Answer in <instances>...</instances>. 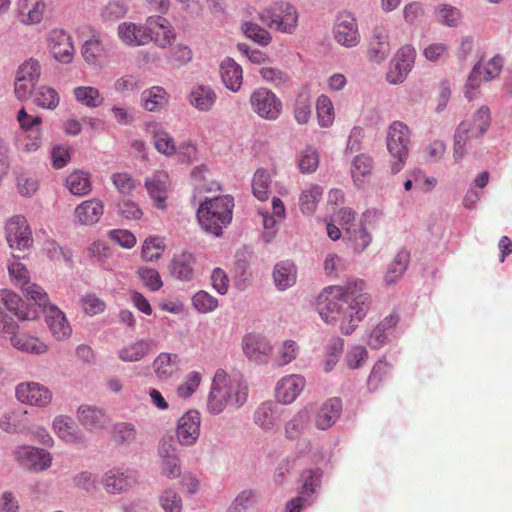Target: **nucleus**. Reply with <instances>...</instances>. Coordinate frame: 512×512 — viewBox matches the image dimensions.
<instances>
[{
    "label": "nucleus",
    "mask_w": 512,
    "mask_h": 512,
    "mask_svg": "<svg viewBox=\"0 0 512 512\" xmlns=\"http://www.w3.org/2000/svg\"><path fill=\"white\" fill-rule=\"evenodd\" d=\"M370 304L371 297L362 279L325 287L316 299L321 319L329 324L339 323L342 333L346 335L351 334L363 320Z\"/></svg>",
    "instance_id": "f257e3e1"
},
{
    "label": "nucleus",
    "mask_w": 512,
    "mask_h": 512,
    "mask_svg": "<svg viewBox=\"0 0 512 512\" xmlns=\"http://www.w3.org/2000/svg\"><path fill=\"white\" fill-rule=\"evenodd\" d=\"M247 398L248 386L244 378L241 375H228L225 370L218 369L208 395L207 410L217 415L227 406L241 407Z\"/></svg>",
    "instance_id": "f03ea898"
},
{
    "label": "nucleus",
    "mask_w": 512,
    "mask_h": 512,
    "mask_svg": "<svg viewBox=\"0 0 512 512\" xmlns=\"http://www.w3.org/2000/svg\"><path fill=\"white\" fill-rule=\"evenodd\" d=\"M234 199L229 195L206 197L200 202L197 219L201 228L214 236H221L232 221Z\"/></svg>",
    "instance_id": "7ed1b4c3"
},
{
    "label": "nucleus",
    "mask_w": 512,
    "mask_h": 512,
    "mask_svg": "<svg viewBox=\"0 0 512 512\" xmlns=\"http://www.w3.org/2000/svg\"><path fill=\"white\" fill-rule=\"evenodd\" d=\"M410 129L401 122L394 121L387 130L386 145L393 158L391 161V172L396 174L405 166L409 154Z\"/></svg>",
    "instance_id": "20e7f679"
},
{
    "label": "nucleus",
    "mask_w": 512,
    "mask_h": 512,
    "mask_svg": "<svg viewBox=\"0 0 512 512\" xmlns=\"http://www.w3.org/2000/svg\"><path fill=\"white\" fill-rule=\"evenodd\" d=\"M260 18L270 28H275L282 33L292 34L298 26L299 15L292 4L277 2L265 9Z\"/></svg>",
    "instance_id": "39448f33"
},
{
    "label": "nucleus",
    "mask_w": 512,
    "mask_h": 512,
    "mask_svg": "<svg viewBox=\"0 0 512 512\" xmlns=\"http://www.w3.org/2000/svg\"><path fill=\"white\" fill-rule=\"evenodd\" d=\"M251 110L261 119L275 121L282 113L281 99L266 87L256 88L249 97Z\"/></svg>",
    "instance_id": "423d86ee"
},
{
    "label": "nucleus",
    "mask_w": 512,
    "mask_h": 512,
    "mask_svg": "<svg viewBox=\"0 0 512 512\" xmlns=\"http://www.w3.org/2000/svg\"><path fill=\"white\" fill-rule=\"evenodd\" d=\"M8 271L14 284L20 287L26 297L38 306H45L48 303L47 293L39 285L30 282L29 272L24 264L14 259L8 264Z\"/></svg>",
    "instance_id": "0eeeda50"
},
{
    "label": "nucleus",
    "mask_w": 512,
    "mask_h": 512,
    "mask_svg": "<svg viewBox=\"0 0 512 512\" xmlns=\"http://www.w3.org/2000/svg\"><path fill=\"white\" fill-rule=\"evenodd\" d=\"M5 238L15 251H25L33 244V237L27 219L22 215L12 216L5 225Z\"/></svg>",
    "instance_id": "6e6552de"
},
{
    "label": "nucleus",
    "mask_w": 512,
    "mask_h": 512,
    "mask_svg": "<svg viewBox=\"0 0 512 512\" xmlns=\"http://www.w3.org/2000/svg\"><path fill=\"white\" fill-rule=\"evenodd\" d=\"M333 38L345 48H353L360 43L358 23L352 13L343 11L338 14L333 25Z\"/></svg>",
    "instance_id": "1a4fd4ad"
},
{
    "label": "nucleus",
    "mask_w": 512,
    "mask_h": 512,
    "mask_svg": "<svg viewBox=\"0 0 512 512\" xmlns=\"http://www.w3.org/2000/svg\"><path fill=\"white\" fill-rule=\"evenodd\" d=\"M15 394L21 403L39 408L47 407L53 399V393L47 386L34 381L19 383Z\"/></svg>",
    "instance_id": "9d476101"
},
{
    "label": "nucleus",
    "mask_w": 512,
    "mask_h": 512,
    "mask_svg": "<svg viewBox=\"0 0 512 512\" xmlns=\"http://www.w3.org/2000/svg\"><path fill=\"white\" fill-rule=\"evenodd\" d=\"M80 53L88 66L102 68L107 62L109 49L104 43L102 34L92 29L89 38L82 43Z\"/></svg>",
    "instance_id": "9b49d317"
},
{
    "label": "nucleus",
    "mask_w": 512,
    "mask_h": 512,
    "mask_svg": "<svg viewBox=\"0 0 512 512\" xmlns=\"http://www.w3.org/2000/svg\"><path fill=\"white\" fill-rule=\"evenodd\" d=\"M416 57V51L411 45L402 46L395 54L386 74L390 84L402 83L410 73Z\"/></svg>",
    "instance_id": "f8f14e48"
},
{
    "label": "nucleus",
    "mask_w": 512,
    "mask_h": 512,
    "mask_svg": "<svg viewBox=\"0 0 512 512\" xmlns=\"http://www.w3.org/2000/svg\"><path fill=\"white\" fill-rule=\"evenodd\" d=\"M47 48L53 58L60 63L73 61L75 49L71 35L63 29H52L47 35Z\"/></svg>",
    "instance_id": "ddd939ff"
},
{
    "label": "nucleus",
    "mask_w": 512,
    "mask_h": 512,
    "mask_svg": "<svg viewBox=\"0 0 512 512\" xmlns=\"http://www.w3.org/2000/svg\"><path fill=\"white\" fill-rule=\"evenodd\" d=\"M13 454L20 465L32 471H44L52 464L51 454L44 449L34 446H18Z\"/></svg>",
    "instance_id": "4468645a"
},
{
    "label": "nucleus",
    "mask_w": 512,
    "mask_h": 512,
    "mask_svg": "<svg viewBox=\"0 0 512 512\" xmlns=\"http://www.w3.org/2000/svg\"><path fill=\"white\" fill-rule=\"evenodd\" d=\"M145 188L156 208L165 210L170 192L171 181L167 172L159 170L145 179Z\"/></svg>",
    "instance_id": "2eb2a0df"
},
{
    "label": "nucleus",
    "mask_w": 512,
    "mask_h": 512,
    "mask_svg": "<svg viewBox=\"0 0 512 512\" xmlns=\"http://www.w3.org/2000/svg\"><path fill=\"white\" fill-rule=\"evenodd\" d=\"M150 42H154L160 48H167L175 40V32L170 22L161 16L147 18V33Z\"/></svg>",
    "instance_id": "dca6fc26"
},
{
    "label": "nucleus",
    "mask_w": 512,
    "mask_h": 512,
    "mask_svg": "<svg viewBox=\"0 0 512 512\" xmlns=\"http://www.w3.org/2000/svg\"><path fill=\"white\" fill-rule=\"evenodd\" d=\"M46 10L44 0H17L15 16L23 25H37L44 19Z\"/></svg>",
    "instance_id": "f3484780"
},
{
    "label": "nucleus",
    "mask_w": 512,
    "mask_h": 512,
    "mask_svg": "<svg viewBox=\"0 0 512 512\" xmlns=\"http://www.w3.org/2000/svg\"><path fill=\"white\" fill-rule=\"evenodd\" d=\"M306 385V380L298 374L282 377L275 389V396L282 404H291L300 395Z\"/></svg>",
    "instance_id": "a211bd4d"
},
{
    "label": "nucleus",
    "mask_w": 512,
    "mask_h": 512,
    "mask_svg": "<svg viewBox=\"0 0 512 512\" xmlns=\"http://www.w3.org/2000/svg\"><path fill=\"white\" fill-rule=\"evenodd\" d=\"M200 413L195 410L188 411L178 421L177 437L185 446L193 445L200 435Z\"/></svg>",
    "instance_id": "6ab92c4d"
},
{
    "label": "nucleus",
    "mask_w": 512,
    "mask_h": 512,
    "mask_svg": "<svg viewBox=\"0 0 512 512\" xmlns=\"http://www.w3.org/2000/svg\"><path fill=\"white\" fill-rule=\"evenodd\" d=\"M147 33V21L145 24L134 22H122L117 27L119 40L128 47H139L149 44Z\"/></svg>",
    "instance_id": "aec40b11"
},
{
    "label": "nucleus",
    "mask_w": 512,
    "mask_h": 512,
    "mask_svg": "<svg viewBox=\"0 0 512 512\" xmlns=\"http://www.w3.org/2000/svg\"><path fill=\"white\" fill-rule=\"evenodd\" d=\"M137 482L136 472L130 469L114 468L103 477V485L108 493L116 494L132 487Z\"/></svg>",
    "instance_id": "412c9836"
},
{
    "label": "nucleus",
    "mask_w": 512,
    "mask_h": 512,
    "mask_svg": "<svg viewBox=\"0 0 512 512\" xmlns=\"http://www.w3.org/2000/svg\"><path fill=\"white\" fill-rule=\"evenodd\" d=\"M44 308L46 323L57 340H63L70 337L72 328L67 318L57 306L49 304L42 306Z\"/></svg>",
    "instance_id": "4be33fe9"
},
{
    "label": "nucleus",
    "mask_w": 512,
    "mask_h": 512,
    "mask_svg": "<svg viewBox=\"0 0 512 512\" xmlns=\"http://www.w3.org/2000/svg\"><path fill=\"white\" fill-rule=\"evenodd\" d=\"M76 417L86 430L92 432L105 429L109 423V417L102 409L86 404L78 407Z\"/></svg>",
    "instance_id": "5701e85b"
},
{
    "label": "nucleus",
    "mask_w": 512,
    "mask_h": 512,
    "mask_svg": "<svg viewBox=\"0 0 512 512\" xmlns=\"http://www.w3.org/2000/svg\"><path fill=\"white\" fill-rule=\"evenodd\" d=\"M503 67V59L500 56L491 58L485 66L478 63L474 66L467 81V87L476 89L480 86L482 80H492L496 78Z\"/></svg>",
    "instance_id": "b1692460"
},
{
    "label": "nucleus",
    "mask_w": 512,
    "mask_h": 512,
    "mask_svg": "<svg viewBox=\"0 0 512 512\" xmlns=\"http://www.w3.org/2000/svg\"><path fill=\"white\" fill-rule=\"evenodd\" d=\"M104 213V203L98 198L85 200L76 206L74 216L81 225L91 226L99 222Z\"/></svg>",
    "instance_id": "393cba45"
},
{
    "label": "nucleus",
    "mask_w": 512,
    "mask_h": 512,
    "mask_svg": "<svg viewBox=\"0 0 512 512\" xmlns=\"http://www.w3.org/2000/svg\"><path fill=\"white\" fill-rule=\"evenodd\" d=\"M53 430L60 439L68 444H84L86 441L83 432L68 416H57L53 421Z\"/></svg>",
    "instance_id": "a878e982"
},
{
    "label": "nucleus",
    "mask_w": 512,
    "mask_h": 512,
    "mask_svg": "<svg viewBox=\"0 0 512 512\" xmlns=\"http://www.w3.org/2000/svg\"><path fill=\"white\" fill-rule=\"evenodd\" d=\"M342 401L333 397L325 401L315 414V426L320 430L332 427L341 415Z\"/></svg>",
    "instance_id": "bb28decb"
},
{
    "label": "nucleus",
    "mask_w": 512,
    "mask_h": 512,
    "mask_svg": "<svg viewBox=\"0 0 512 512\" xmlns=\"http://www.w3.org/2000/svg\"><path fill=\"white\" fill-rule=\"evenodd\" d=\"M244 354L252 360H262L272 352L270 342L263 336L250 333L244 336L242 341Z\"/></svg>",
    "instance_id": "cd10ccee"
},
{
    "label": "nucleus",
    "mask_w": 512,
    "mask_h": 512,
    "mask_svg": "<svg viewBox=\"0 0 512 512\" xmlns=\"http://www.w3.org/2000/svg\"><path fill=\"white\" fill-rule=\"evenodd\" d=\"M220 75L225 87L232 92H238L243 84V69L232 58H225L220 64Z\"/></svg>",
    "instance_id": "c85d7f7f"
},
{
    "label": "nucleus",
    "mask_w": 512,
    "mask_h": 512,
    "mask_svg": "<svg viewBox=\"0 0 512 512\" xmlns=\"http://www.w3.org/2000/svg\"><path fill=\"white\" fill-rule=\"evenodd\" d=\"M216 100V92L208 85H195L189 94V103L202 112L210 111Z\"/></svg>",
    "instance_id": "c756f323"
},
{
    "label": "nucleus",
    "mask_w": 512,
    "mask_h": 512,
    "mask_svg": "<svg viewBox=\"0 0 512 512\" xmlns=\"http://www.w3.org/2000/svg\"><path fill=\"white\" fill-rule=\"evenodd\" d=\"M373 171V159L366 154H359L354 157L351 165V177L358 188H364L369 182Z\"/></svg>",
    "instance_id": "7c9ffc66"
},
{
    "label": "nucleus",
    "mask_w": 512,
    "mask_h": 512,
    "mask_svg": "<svg viewBox=\"0 0 512 512\" xmlns=\"http://www.w3.org/2000/svg\"><path fill=\"white\" fill-rule=\"evenodd\" d=\"M153 369L161 380H167L180 369V359L177 354L160 353L153 361Z\"/></svg>",
    "instance_id": "2f4dec72"
},
{
    "label": "nucleus",
    "mask_w": 512,
    "mask_h": 512,
    "mask_svg": "<svg viewBox=\"0 0 512 512\" xmlns=\"http://www.w3.org/2000/svg\"><path fill=\"white\" fill-rule=\"evenodd\" d=\"M195 257L191 253L184 252L176 256L170 264L171 274L183 281H189L194 275Z\"/></svg>",
    "instance_id": "473e14b6"
},
{
    "label": "nucleus",
    "mask_w": 512,
    "mask_h": 512,
    "mask_svg": "<svg viewBox=\"0 0 512 512\" xmlns=\"http://www.w3.org/2000/svg\"><path fill=\"white\" fill-rule=\"evenodd\" d=\"M274 283L278 290H286L293 286L297 280V268L289 261H282L276 264L273 271Z\"/></svg>",
    "instance_id": "72a5a7b5"
},
{
    "label": "nucleus",
    "mask_w": 512,
    "mask_h": 512,
    "mask_svg": "<svg viewBox=\"0 0 512 512\" xmlns=\"http://www.w3.org/2000/svg\"><path fill=\"white\" fill-rule=\"evenodd\" d=\"M11 344L16 349L33 354H44L48 346L37 337L26 334H18L17 330L9 337Z\"/></svg>",
    "instance_id": "f704fd0d"
},
{
    "label": "nucleus",
    "mask_w": 512,
    "mask_h": 512,
    "mask_svg": "<svg viewBox=\"0 0 512 512\" xmlns=\"http://www.w3.org/2000/svg\"><path fill=\"white\" fill-rule=\"evenodd\" d=\"M65 187L75 196L88 195L92 190L90 174L82 170L73 171L67 176Z\"/></svg>",
    "instance_id": "c9c22d12"
},
{
    "label": "nucleus",
    "mask_w": 512,
    "mask_h": 512,
    "mask_svg": "<svg viewBox=\"0 0 512 512\" xmlns=\"http://www.w3.org/2000/svg\"><path fill=\"white\" fill-rule=\"evenodd\" d=\"M206 172L207 170L204 167H196L191 172L194 185L193 199H199L200 202L202 201L201 197L204 193L217 192L221 189L218 182L207 179Z\"/></svg>",
    "instance_id": "e433bc0d"
},
{
    "label": "nucleus",
    "mask_w": 512,
    "mask_h": 512,
    "mask_svg": "<svg viewBox=\"0 0 512 512\" xmlns=\"http://www.w3.org/2000/svg\"><path fill=\"white\" fill-rule=\"evenodd\" d=\"M151 351L149 340H137L123 346L117 353L119 359L124 362H137L143 359Z\"/></svg>",
    "instance_id": "4c0bfd02"
},
{
    "label": "nucleus",
    "mask_w": 512,
    "mask_h": 512,
    "mask_svg": "<svg viewBox=\"0 0 512 512\" xmlns=\"http://www.w3.org/2000/svg\"><path fill=\"white\" fill-rule=\"evenodd\" d=\"M279 420L277 406L272 402H263L254 413V422L263 430H271Z\"/></svg>",
    "instance_id": "58836bf2"
},
{
    "label": "nucleus",
    "mask_w": 512,
    "mask_h": 512,
    "mask_svg": "<svg viewBox=\"0 0 512 512\" xmlns=\"http://www.w3.org/2000/svg\"><path fill=\"white\" fill-rule=\"evenodd\" d=\"M43 134L41 128H37L27 134L16 133L14 144L18 151L24 153L36 152L42 146Z\"/></svg>",
    "instance_id": "ea45409f"
},
{
    "label": "nucleus",
    "mask_w": 512,
    "mask_h": 512,
    "mask_svg": "<svg viewBox=\"0 0 512 512\" xmlns=\"http://www.w3.org/2000/svg\"><path fill=\"white\" fill-rule=\"evenodd\" d=\"M323 194V189L317 184H309L302 190L299 197V207L303 214L311 215L317 208Z\"/></svg>",
    "instance_id": "a19ab883"
},
{
    "label": "nucleus",
    "mask_w": 512,
    "mask_h": 512,
    "mask_svg": "<svg viewBox=\"0 0 512 512\" xmlns=\"http://www.w3.org/2000/svg\"><path fill=\"white\" fill-rule=\"evenodd\" d=\"M399 321V317L395 314L387 316L381 321L371 332L368 343L371 348L378 349L386 343L387 331L393 329Z\"/></svg>",
    "instance_id": "79ce46f5"
},
{
    "label": "nucleus",
    "mask_w": 512,
    "mask_h": 512,
    "mask_svg": "<svg viewBox=\"0 0 512 512\" xmlns=\"http://www.w3.org/2000/svg\"><path fill=\"white\" fill-rule=\"evenodd\" d=\"M75 100L89 108L100 107L104 102V97L99 89L93 86H77L72 91Z\"/></svg>",
    "instance_id": "37998d69"
},
{
    "label": "nucleus",
    "mask_w": 512,
    "mask_h": 512,
    "mask_svg": "<svg viewBox=\"0 0 512 512\" xmlns=\"http://www.w3.org/2000/svg\"><path fill=\"white\" fill-rule=\"evenodd\" d=\"M310 415L306 409L298 411L292 419L285 424V437L290 440L299 438L308 428Z\"/></svg>",
    "instance_id": "c03bdc74"
},
{
    "label": "nucleus",
    "mask_w": 512,
    "mask_h": 512,
    "mask_svg": "<svg viewBox=\"0 0 512 512\" xmlns=\"http://www.w3.org/2000/svg\"><path fill=\"white\" fill-rule=\"evenodd\" d=\"M476 137L471 136V125L468 121L461 122L456 130L454 136V152L453 157L456 161L463 158L466 152V147L470 144L472 139Z\"/></svg>",
    "instance_id": "a18cd8bd"
},
{
    "label": "nucleus",
    "mask_w": 512,
    "mask_h": 512,
    "mask_svg": "<svg viewBox=\"0 0 512 512\" xmlns=\"http://www.w3.org/2000/svg\"><path fill=\"white\" fill-rule=\"evenodd\" d=\"M143 107L150 112L157 111L167 103V93L159 86L147 89L141 94Z\"/></svg>",
    "instance_id": "49530a36"
},
{
    "label": "nucleus",
    "mask_w": 512,
    "mask_h": 512,
    "mask_svg": "<svg viewBox=\"0 0 512 512\" xmlns=\"http://www.w3.org/2000/svg\"><path fill=\"white\" fill-rule=\"evenodd\" d=\"M409 253L406 250L399 251L391 263L388 265L385 281L388 284L396 282L407 269L409 263Z\"/></svg>",
    "instance_id": "de8ad7c7"
},
{
    "label": "nucleus",
    "mask_w": 512,
    "mask_h": 512,
    "mask_svg": "<svg viewBox=\"0 0 512 512\" xmlns=\"http://www.w3.org/2000/svg\"><path fill=\"white\" fill-rule=\"evenodd\" d=\"M0 300L3 301L6 308L14 313L20 320H32L35 313L24 312L21 310L22 299L15 292L10 290L0 291Z\"/></svg>",
    "instance_id": "09e8293b"
},
{
    "label": "nucleus",
    "mask_w": 512,
    "mask_h": 512,
    "mask_svg": "<svg viewBox=\"0 0 512 512\" xmlns=\"http://www.w3.org/2000/svg\"><path fill=\"white\" fill-rule=\"evenodd\" d=\"M34 102L41 108L54 110L59 105L60 97L54 88L43 85L36 90Z\"/></svg>",
    "instance_id": "8fccbe9b"
},
{
    "label": "nucleus",
    "mask_w": 512,
    "mask_h": 512,
    "mask_svg": "<svg viewBox=\"0 0 512 512\" xmlns=\"http://www.w3.org/2000/svg\"><path fill=\"white\" fill-rule=\"evenodd\" d=\"M110 179L117 192L123 196L132 195L137 188L136 179L128 172L112 173Z\"/></svg>",
    "instance_id": "3c124183"
},
{
    "label": "nucleus",
    "mask_w": 512,
    "mask_h": 512,
    "mask_svg": "<svg viewBox=\"0 0 512 512\" xmlns=\"http://www.w3.org/2000/svg\"><path fill=\"white\" fill-rule=\"evenodd\" d=\"M317 118L320 126L329 127L335 118L334 106L327 95H320L316 103Z\"/></svg>",
    "instance_id": "603ef678"
},
{
    "label": "nucleus",
    "mask_w": 512,
    "mask_h": 512,
    "mask_svg": "<svg viewBox=\"0 0 512 512\" xmlns=\"http://www.w3.org/2000/svg\"><path fill=\"white\" fill-rule=\"evenodd\" d=\"M137 437V430L132 423H116L112 430V438L119 445H130Z\"/></svg>",
    "instance_id": "864d4df0"
},
{
    "label": "nucleus",
    "mask_w": 512,
    "mask_h": 512,
    "mask_svg": "<svg viewBox=\"0 0 512 512\" xmlns=\"http://www.w3.org/2000/svg\"><path fill=\"white\" fill-rule=\"evenodd\" d=\"M270 174L265 169H258L253 177L252 191L260 201H266L269 197Z\"/></svg>",
    "instance_id": "5fc2aeb1"
},
{
    "label": "nucleus",
    "mask_w": 512,
    "mask_h": 512,
    "mask_svg": "<svg viewBox=\"0 0 512 512\" xmlns=\"http://www.w3.org/2000/svg\"><path fill=\"white\" fill-rule=\"evenodd\" d=\"M127 13V7L121 0L109 1L100 10V19L102 22H114L123 18Z\"/></svg>",
    "instance_id": "6e6d98bb"
},
{
    "label": "nucleus",
    "mask_w": 512,
    "mask_h": 512,
    "mask_svg": "<svg viewBox=\"0 0 512 512\" xmlns=\"http://www.w3.org/2000/svg\"><path fill=\"white\" fill-rule=\"evenodd\" d=\"M319 166V154L316 149L306 147L300 152L298 157V168L303 174H310L317 170Z\"/></svg>",
    "instance_id": "4d7b16f0"
},
{
    "label": "nucleus",
    "mask_w": 512,
    "mask_h": 512,
    "mask_svg": "<svg viewBox=\"0 0 512 512\" xmlns=\"http://www.w3.org/2000/svg\"><path fill=\"white\" fill-rule=\"evenodd\" d=\"M165 249L163 238L150 236L146 238L142 246V257L145 261H154L160 258Z\"/></svg>",
    "instance_id": "13d9d810"
},
{
    "label": "nucleus",
    "mask_w": 512,
    "mask_h": 512,
    "mask_svg": "<svg viewBox=\"0 0 512 512\" xmlns=\"http://www.w3.org/2000/svg\"><path fill=\"white\" fill-rule=\"evenodd\" d=\"M242 31L247 38L253 40L254 42H256L262 46L268 45L272 40L271 34L266 29L260 27L256 23H252V22L243 23Z\"/></svg>",
    "instance_id": "bf43d9fd"
},
{
    "label": "nucleus",
    "mask_w": 512,
    "mask_h": 512,
    "mask_svg": "<svg viewBox=\"0 0 512 512\" xmlns=\"http://www.w3.org/2000/svg\"><path fill=\"white\" fill-rule=\"evenodd\" d=\"M471 125V136H482L490 125V111L488 107H481L473 116L472 121H468Z\"/></svg>",
    "instance_id": "052dcab7"
},
{
    "label": "nucleus",
    "mask_w": 512,
    "mask_h": 512,
    "mask_svg": "<svg viewBox=\"0 0 512 512\" xmlns=\"http://www.w3.org/2000/svg\"><path fill=\"white\" fill-rule=\"evenodd\" d=\"M322 472L320 469H307L301 474L302 487L300 494L310 496L315 492V489L320 485Z\"/></svg>",
    "instance_id": "680f3d73"
},
{
    "label": "nucleus",
    "mask_w": 512,
    "mask_h": 512,
    "mask_svg": "<svg viewBox=\"0 0 512 512\" xmlns=\"http://www.w3.org/2000/svg\"><path fill=\"white\" fill-rule=\"evenodd\" d=\"M294 117L299 124H306L311 117V99L308 93L298 94L295 107Z\"/></svg>",
    "instance_id": "e2e57ef3"
},
{
    "label": "nucleus",
    "mask_w": 512,
    "mask_h": 512,
    "mask_svg": "<svg viewBox=\"0 0 512 512\" xmlns=\"http://www.w3.org/2000/svg\"><path fill=\"white\" fill-rule=\"evenodd\" d=\"M298 345L293 340H285L277 350L276 363L278 366H285L296 359Z\"/></svg>",
    "instance_id": "0e129e2a"
},
{
    "label": "nucleus",
    "mask_w": 512,
    "mask_h": 512,
    "mask_svg": "<svg viewBox=\"0 0 512 512\" xmlns=\"http://www.w3.org/2000/svg\"><path fill=\"white\" fill-rule=\"evenodd\" d=\"M202 377L197 371L189 372L182 384L177 387L176 393L180 398L190 397L199 387Z\"/></svg>",
    "instance_id": "69168bd1"
},
{
    "label": "nucleus",
    "mask_w": 512,
    "mask_h": 512,
    "mask_svg": "<svg viewBox=\"0 0 512 512\" xmlns=\"http://www.w3.org/2000/svg\"><path fill=\"white\" fill-rule=\"evenodd\" d=\"M16 74L37 84L41 75V65L37 59L29 58L18 67Z\"/></svg>",
    "instance_id": "338daca9"
},
{
    "label": "nucleus",
    "mask_w": 512,
    "mask_h": 512,
    "mask_svg": "<svg viewBox=\"0 0 512 512\" xmlns=\"http://www.w3.org/2000/svg\"><path fill=\"white\" fill-rule=\"evenodd\" d=\"M390 373V366L384 361L377 362L368 378V388L371 391L377 390L381 383L387 379Z\"/></svg>",
    "instance_id": "774afa93"
}]
</instances>
